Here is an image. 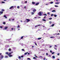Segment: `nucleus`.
Returning a JSON list of instances; mask_svg holds the SVG:
<instances>
[{
  "label": "nucleus",
  "instance_id": "obj_1",
  "mask_svg": "<svg viewBox=\"0 0 60 60\" xmlns=\"http://www.w3.org/2000/svg\"><path fill=\"white\" fill-rule=\"evenodd\" d=\"M39 16H41L42 15V14H41V12H40L39 13Z\"/></svg>",
  "mask_w": 60,
  "mask_h": 60
},
{
  "label": "nucleus",
  "instance_id": "obj_2",
  "mask_svg": "<svg viewBox=\"0 0 60 60\" xmlns=\"http://www.w3.org/2000/svg\"><path fill=\"white\" fill-rule=\"evenodd\" d=\"M57 46L56 45H55L54 47V49H55L56 50H57V49H56V48H57Z\"/></svg>",
  "mask_w": 60,
  "mask_h": 60
},
{
  "label": "nucleus",
  "instance_id": "obj_3",
  "mask_svg": "<svg viewBox=\"0 0 60 60\" xmlns=\"http://www.w3.org/2000/svg\"><path fill=\"white\" fill-rule=\"evenodd\" d=\"M13 53V52H11V53H9L8 54V56L10 55H11V53Z\"/></svg>",
  "mask_w": 60,
  "mask_h": 60
},
{
  "label": "nucleus",
  "instance_id": "obj_4",
  "mask_svg": "<svg viewBox=\"0 0 60 60\" xmlns=\"http://www.w3.org/2000/svg\"><path fill=\"white\" fill-rule=\"evenodd\" d=\"M3 13V11H0V15H1V14H2Z\"/></svg>",
  "mask_w": 60,
  "mask_h": 60
},
{
  "label": "nucleus",
  "instance_id": "obj_5",
  "mask_svg": "<svg viewBox=\"0 0 60 60\" xmlns=\"http://www.w3.org/2000/svg\"><path fill=\"white\" fill-rule=\"evenodd\" d=\"M26 20H27V22H29V21H30V19H26Z\"/></svg>",
  "mask_w": 60,
  "mask_h": 60
},
{
  "label": "nucleus",
  "instance_id": "obj_6",
  "mask_svg": "<svg viewBox=\"0 0 60 60\" xmlns=\"http://www.w3.org/2000/svg\"><path fill=\"white\" fill-rule=\"evenodd\" d=\"M14 7L13 6H12L10 7V8H9L10 9H11L12 8H13Z\"/></svg>",
  "mask_w": 60,
  "mask_h": 60
},
{
  "label": "nucleus",
  "instance_id": "obj_7",
  "mask_svg": "<svg viewBox=\"0 0 60 60\" xmlns=\"http://www.w3.org/2000/svg\"><path fill=\"white\" fill-rule=\"evenodd\" d=\"M8 28V27H5L4 28V29L5 30H6Z\"/></svg>",
  "mask_w": 60,
  "mask_h": 60
},
{
  "label": "nucleus",
  "instance_id": "obj_8",
  "mask_svg": "<svg viewBox=\"0 0 60 60\" xmlns=\"http://www.w3.org/2000/svg\"><path fill=\"white\" fill-rule=\"evenodd\" d=\"M36 11V9H34L33 10V12H35Z\"/></svg>",
  "mask_w": 60,
  "mask_h": 60
},
{
  "label": "nucleus",
  "instance_id": "obj_9",
  "mask_svg": "<svg viewBox=\"0 0 60 60\" xmlns=\"http://www.w3.org/2000/svg\"><path fill=\"white\" fill-rule=\"evenodd\" d=\"M3 57H4V56H3L2 55L1 57V59H3Z\"/></svg>",
  "mask_w": 60,
  "mask_h": 60
},
{
  "label": "nucleus",
  "instance_id": "obj_10",
  "mask_svg": "<svg viewBox=\"0 0 60 60\" xmlns=\"http://www.w3.org/2000/svg\"><path fill=\"white\" fill-rule=\"evenodd\" d=\"M4 17L5 18V19H7V17L6 16V15H4Z\"/></svg>",
  "mask_w": 60,
  "mask_h": 60
},
{
  "label": "nucleus",
  "instance_id": "obj_11",
  "mask_svg": "<svg viewBox=\"0 0 60 60\" xmlns=\"http://www.w3.org/2000/svg\"><path fill=\"white\" fill-rule=\"evenodd\" d=\"M52 12H55L56 11V10H53L52 11Z\"/></svg>",
  "mask_w": 60,
  "mask_h": 60
},
{
  "label": "nucleus",
  "instance_id": "obj_12",
  "mask_svg": "<svg viewBox=\"0 0 60 60\" xmlns=\"http://www.w3.org/2000/svg\"><path fill=\"white\" fill-rule=\"evenodd\" d=\"M38 40H41V38H38Z\"/></svg>",
  "mask_w": 60,
  "mask_h": 60
},
{
  "label": "nucleus",
  "instance_id": "obj_13",
  "mask_svg": "<svg viewBox=\"0 0 60 60\" xmlns=\"http://www.w3.org/2000/svg\"><path fill=\"white\" fill-rule=\"evenodd\" d=\"M28 52H25V54H24V55H26L28 53Z\"/></svg>",
  "mask_w": 60,
  "mask_h": 60
},
{
  "label": "nucleus",
  "instance_id": "obj_14",
  "mask_svg": "<svg viewBox=\"0 0 60 60\" xmlns=\"http://www.w3.org/2000/svg\"><path fill=\"white\" fill-rule=\"evenodd\" d=\"M49 23L50 24H51L52 23V22H51V21H50L49 22Z\"/></svg>",
  "mask_w": 60,
  "mask_h": 60
},
{
  "label": "nucleus",
  "instance_id": "obj_15",
  "mask_svg": "<svg viewBox=\"0 0 60 60\" xmlns=\"http://www.w3.org/2000/svg\"><path fill=\"white\" fill-rule=\"evenodd\" d=\"M60 4V2H59V3H57V2H56L55 4Z\"/></svg>",
  "mask_w": 60,
  "mask_h": 60
},
{
  "label": "nucleus",
  "instance_id": "obj_16",
  "mask_svg": "<svg viewBox=\"0 0 60 60\" xmlns=\"http://www.w3.org/2000/svg\"><path fill=\"white\" fill-rule=\"evenodd\" d=\"M55 26V24H53L51 26L53 27L54 26Z\"/></svg>",
  "mask_w": 60,
  "mask_h": 60
},
{
  "label": "nucleus",
  "instance_id": "obj_17",
  "mask_svg": "<svg viewBox=\"0 0 60 60\" xmlns=\"http://www.w3.org/2000/svg\"><path fill=\"white\" fill-rule=\"evenodd\" d=\"M35 2H32V4H35Z\"/></svg>",
  "mask_w": 60,
  "mask_h": 60
},
{
  "label": "nucleus",
  "instance_id": "obj_18",
  "mask_svg": "<svg viewBox=\"0 0 60 60\" xmlns=\"http://www.w3.org/2000/svg\"><path fill=\"white\" fill-rule=\"evenodd\" d=\"M54 16L55 17H56V16H57V15H54Z\"/></svg>",
  "mask_w": 60,
  "mask_h": 60
},
{
  "label": "nucleus",
  "instance_id": "obj_19",
  "mask_svg": "<svg viewBox=\"0 0 60 60\" xmlns=\"http://www.w3.org/2000/svg\"><path fill=\"white\" fill-rule=\"evenodd\" d=\"M52 58H54V59H55V56H52Z\"/></svg>",
  "mask_w": 60,
  "mask_h": 60
},
{
  "label": "nucleus",
  "instance_id": "obj_20",
  "mask_svg": "<svg viewBox=\"0 0 60 60\" xmlns=\"http://www.w3.org/2000/svg\"><path fill=\"white\" fill-rule=\"evenodd\" d=\"M9 57H11V56H12V55H11V54H10V55H9Z\"/></svg>",
  "mask_w": 60,
  "mask_h": 60
},
{
  "label": "nucleus",
  "instance_id": "obj_21",
  "mask_svg": "<svg viewBox=\"0 0 60 60\" xmlns=\"http://www.w3.org/2000/svg\"><path fill=\"white\" fill-rule=\"evenodd\" d=\"M42 20H43V21H46V20H45V19H42Z\"/></svg>",
  "mask_w": 60,
  "mask_h": 60
},
{
  "label": "nucleus",
  "instance_id": "obj_22",
  "mask_svg": "<svg viewBox=\"0 0 60 60\" xmlns=\"http://www.w3.org/2000/svg\"><path fill=\"white\" fill-rule=\"evenodd\" d=\"M8 52H6V54H7V55H8V54H8Z\"/></svg>",
  "mask_w": 60,
  "mask_h": 60
},
{
  "label": "nucleus",
  "instance_id": "obj_23",
  "mask_svg": "<svg viewBox=\"0 0 60 60\" xmlns=\"http://www.w3.org/2000/svg\"><path fill=\"white\" fill-rule=\"evenodd\" d=\"M8 57L7 56H5V58H8Z\"/></svg>",
  "mask_w": 60,
  "mask_h": 60
},
{
  "label": "nucleus",
  "instance_id": "obj_24",
  "mask_svg": "<svg viewBox=\"0 0 60 60\" xmlns=\"http://www.w3.org/2000/svg\"><path fill=\"white\" fill-rule=\"evenodd\" d=\"M3 24H4V25H5V24H6L5 22H3Z\"/></svg>",
  "mask_w": 60,
  "mask_h": 60
},
{
  "label": "nucleus",
  "instance_id": "obj_25",
  "mask_svg": "<svg viewBox=\"0 0 60 60\" xmlns=\"http://www.w3.org/2000/svg\"><path fill=\"white\" fill-rule=\"evenodd\" d=\"M11 49L10 48H9V49H8V51H11Z\"/></svg>",
  "mask_w": 60,
  "mask_h": 60
},
{
  "label": "nucleus",
  "instance_id": "obj_26",
  "mask_svg": "<svg viewBox=\"0 0 60 60\" xmlns=\"http://www.w3.org/2000/svg\"><path fill=\"white\" fill-rule=\"evenodd\" d=\"M53 2H50V4H53Z\"/></svg>",
  "mask_w": 60,
  "mask_h": 60
},
{
  "label": "nucleus",
  "instance_id": "obj_27",
  "mask_svg": "<svg viewBox=\"0 0 60 60\" xmlns=\"http://www.w3.org/2000/svg\"><path fill=\"white\" fill-rule=\"evenodd\" d=\"M52 19V18H49V20H51V19Z\"/></svg>",
  "mask_w": 60,
  "mask_h": 60
},
{
  "label": "nucleus",
  "instance_id": "obj_28",
  "mask_svg": "<svg viewBox=\"0 0 60 60\" xmlns=\"http://www.w3.org/2000/svg\"><path fill=\"white\" fill-rule=\"evenodd\" d=\"M17 28H19L20 27V26H19V25H18V26H17Z\"/></svg>",
  "mask_w": 60,
  "mask_h": 60
},
{
  "label": "nucleus",
  "instance_id": "obj_29",
  "mask_svg": "<svg viewBox=\"0 0 60 60\" xmlns=\"http://www.w3.org/2000/svg\"><path fill=\"white\" fill-rule=\"evenodd\" d=\"M44 16H47V15L46 14H44Z\"/></svg>",
  "mask_w": 60,
  "mask_h": 60
},
{
  "label": "nucleus",
  "instance_id": "obj_30",
  "mask_svg": "<svg viewBox=\"0 0 60 60\" xmlns=\"http://www.w3.org/2000/svg\"><path fill=\"white\" fill-rule=\"evenodd\" d=\"M46 16H45L43 18V19H46Z\"/></svg>",
  "mask_w": 60,
  "mask_h": 60
},
{
  "label": "nucleus",
  "instance_id": "obj_31",
  "mask_svg": "<svg viewBox=\"0 0 60 60\" xmlns=\"http://www.w3.org/2000/svg\"><path fill=\"white\" fill-rule=\"evenodd\" d=\"M51 38H54V37H50Z\"/></svg>",
  "mask_w": 60,
  "mask_h": 60
},
{
  "label": "nucleus",
  "instance_id": "obj_32",
  "mask_svg": "<svg viewBox=\"0 0 60 60\" xmlns=\"http://www.w3.org/2000/svg\"><path fill=\"white\" fill-rule=\"evenodd\" d=\"M22 51H25V50H24V49H22Z\"/></svg>",
  "mask_w": 60,
  "mask_h": 60
},
{
  "label": "nucleus",
  "instance_id": "obj_33",
  "mask_svg": "<svg viewBox=\"0 0 60 60\" xmlns=\"http://www.w3.org/2000/svg\"><path fill=\"white\" fill-rule=\"evenodd\" d=\"M23 36H22L21 37V39H23Z\"/></svg>",
  "mask_w": 60,
  "mask_h": 60
},
{
  "label": "nucleus",
  "instance_id": "obj_34",
  "mask_svg": "<svg viewBox=\"0 0 60 60\" xmlns=\"http://www.w3.org/2000/svg\"><path fill=\"white\" fill-rule=\"evenodd\" d=\"M31 13L32 15H33L34 14V12H32Z\"/></svg>",
  "mask_w": 60,
  "mask_h": 60
},
{
  "label": "nucleus",
  "instance_id": "obj_35",
  "mask_svg": "<svg viewBox=\"0 0 60 60\" xmlns=\"http://www.w3.org/2000/svg\"><path fill=\"white\" fill-rule=\"evenodd\" d=\"M51 16H54V14H52L51 15Z\"/></svg>",
  "mask_w": 60,
  "mask_h": 60
},
{
  "label": "nucleus",
  "instance_id": "obj_36",
  "mask_svg": "<svg viewBox=\"0 0 60 60\" xmlns=\"http://www.w3.org/2000/svg\"><path fill=\"white\" fill-rule=\"evenodd\" d=\"M34 56H35L36 57H37V56H36V55L35 54L34 55Z\"/></svg>",
  "mask_w": 60,
  "mask_h": 60
},
{
  "label": "nucleus",
  "instance_id": "obj_37",
  "mask_svg": "<svg viewBox=\"0 0 60 60\" xmlns=\"http://www.w3.org/2000/svg\"><path fill=\"white\" fill-rule=\"evenodd\" d=\"M19 59H21V57H20V56H19Z\"/></svg>",
  "mask_w": 60,
  "mask_h": 60
},
{
  "label": "nucleus",
  "instance_id": "obj_38",
  "mask_svg": "<svg viewBox=\"0 0 60 60\" xmlns=\"http://www.w3.org/2000/svg\"><path fill=\"white\" fill-rule=\"evenodd\" d=\"M1 11H4V9H3L1 10Z\"/></svg>",
  "mask_w": 60,
  "mask_h": 60
},
{
  "label": "nucleus",
  "instance_id": "obj_39",
  "mask_svg": "<svg viewBox=\"0 0 60 60\" xmlns=\"http://www.w3.org/2000/svg\"><path fill=\"white\" fill-rule=\"evenodd\" d=\"M2 3L3 4L5 3V2H4L2 1Z\"/></svg>",
  "mask_w": 60,
  "mask_h": 60
},
{
  "label": "nucleus",
  "instance_id": "obj_40",
  "mask_svg": "<svg viewBox=\"0 0 60 60\" xmlns=\"http://www.w3.org/2000/svg\"><path fill=\"white\" fill-rule=\"evenodd\" d=\"M0 28H2L3 27L2 26H0Z\"/></svg>",
  "mask_w": 60,
  "mask_h": 60
},
{
  "label": "nucleus",
  "instance_id": "obj_41",
  "mask_svg": "<svg viewBox=\"0 0 60 60\" xmlns=\"http://www.w3.org/2000/svg\"><path fill=\"white\" fill-rule=\"evenodd\" d=\"M33 59H36V58L35 57H34L33 58Z\"/></svg>",
  "mask_w": 60,
  "mask_h": 60
},
{
  "label": "nucleus",
  "instance_id": "obj_42",
  "mask_svg": "<svg viewBox=\"0 0 60 60\" xmlns=\"http://www.w3.org/2000/svg\"><path fill=\"white\" fill-rule=\"evenodd\" d=\"M55 6L56 7H58V6H57V5H55Z\"/></svg>",
  "mask_w": 60,
  "mask_h": 60
},
{
  "label": "nucleus",
  "instance_id": "obj_43",
  "mask_svg": "<svg viewBox=\"0 0 60 60\" xmlns=\"http://www.w3.org/2000/svg\"><path fill=\"white\" fill-rule=\"evenodd\" d=\"M36 5H38V3H37V4H36Z\"/></svg>",
  "mask_w": 60,
  "mask_h": 60
},
{
  "label": "nucleus",
  "instance_id": "obj_44",
  "mask_svg": "<svg viewBox=\"0 0 60 60\" xmlns=\"http://www.w3.org/2000/svg\"><path fill=\"white\" fill-rule=\"evenodd\" d=\"M17 8H18V9L19 8V6H17Z\"/></svg>",
  "mask_w": 60,
  "mask_h": 60
},
{
  "label": "nucleus",
  "instance_id": "obj_45",
  "mask_svg": "<svg viewBox=\"0 0 60 60\" xmlns=\"http://www.w3.org/2000/svg\"><path fill=\"white\" fill-rule=\"evenodd\" d=\"M54 53H55V52H52V55H53V54H54Z\"/></svg>",
  "mask_w": 60,
  "mask_h": 60
},
{
  "label": "nucleus",
  "instance_id": "obj_46",
  "mask_svg": "<svg viewBox=\"0 0 60 60\" xmlns=\"http://www.w3.org/2000/svg\"><path fill=\"white\" fill-rule=\"evenodd\" d=\"M59 55H60V54H59V53H58L57 54L58 56Z\"/></svg>",
  "mask_w": 60,
  "mask_h": 60
},
{
  "label": "nucleus",
  "instance_id": "obj_47",
  "mask_svg": "<svg viewBox=\"0 0 60 60\" xmlns=\"http://www.w3.org/2000/svg\"><path fill=\"white\" fill-rule=\"evenodd\" d=\"M50 14V13L49 12H48L47 13L48 14Z\"/></svg>",
  "mask_w": 60,
  "mask_h": 60
},
{
  "label": "nucleus",
  "instance_id": "obj_48",
  "mask_svg": "<svg viewBox=\"0 0 60 60\" xmlns=\"http://www.w3.org/2000/svg\"><path fill=\"white\" fill-rule=\"evenodd\" d=\"M27 59H28V60H30V58H28Z\"/></svg>",
  "mask_w": 60,
  "mask_h": 60
},
{
  "label": "nucleus",
  "instance_id": "obj_49",
  "mask_svg": "<svg viewBox=\"0 0 60 60\" xmlns=\"http://www.w3.org/2000/svg\"><path fill=\"white\" fill-rule=\"evenodd\" d=\"M21 57H23V56H21Z\"/></svg>",
  "mask_w": 60,
  "mask_h": 60
},
{
  "label": "nucleus",
  "instance_id": "obj_50",
  "mask_svg": "<svg viewBox=\"0 0 60 60\" xmlns=\"http://www.w3.org/2000/svg\"><path fill=\"white\" fill-rule=\"evenodd\" d=\"M35 45H37V44L36 43H35Z\"/></svg>",
  "mask_w": 60,
  "mask_h": 60
},
{
  "label": "nucleus",
  "instance_id": "obj_51",
  "mask_svg": "<svg viewBox=\"0 0 60 60\" xmlns=\"http://www.w3.org/2000/svg\"><path fill=\"white\" fill-rule=\"evenodd\" d=\"M17 23H19V22L18 21H17Z\"/></svg>",
  "mask_w": 60,
  "mask_h": 60
},
{
  "label": "nucleus",
  "instance_id": "obj_52",
  "mask_svg": "<svg viewBox=\"0 0 60 60\" xmlns=\"http://www.w3.org/2000/svg\"><path fill=\"white\" fill-rule=\"evenodd\" d=\"M46 55H47V56H48V53H46Z\"/></svg>",
  "mask_w": 60,
  "mask_h": 60
},
{
  "label": "nucleus",
  "instance_id": "obj_53",
  "mask_svg": "<svg viewBox=\"0 0 60 60\" xmlns=\"http://www.w3.org/2000/svg\"><path fill=\"white\" fill-rule=\"evenodd\" d=\"M51 47H52V46H50L49 47V48H51Z\"/></svg>",
  "mask_w": 60,
  "mask_h": 60
},
{
  "label": "nucleus",
  "instance_id": "obj_54",
  "mask_svg": "<svg viewBox=\"0 0 60 60\" xmlns=\"http://www.w3.org/2000/svg\"><path fill=\"white\" fill-rule=\"evenodd\" d=\"M25 3H27V1H26L25 2Z\"/></svg>",
  "mask_w": 60,
  "mask_h": 60
},
{
  "label": "nucleus",
  "instance_id": "obj_55",
  "mask_svg": "<svg viewBox=\"0 0 60 60\" xmlns=\"http://www.w3.org/2000/svg\"><path fill=\"white\" fill-rule=\"evenodd\" d=\"M9 21H11V19H9Z\"/></svg>",
  "mask_w": 60,
  "mask_h": 60
},
{
  "label": "nucleus",
  "instance_id": "obj_56",
  "mask_svg": "<svg viewBox=\"0 0 60 60\" xmlns=\"http://www.w3.org/2000/svg\"><path fill=\"white\" fill-rule=\"evenodd\" d=\"M50 52H51V53H52V51L50 50Z\"/></svg>",
  "mask_w": 60,
  "mask_h": 60
},
{
  "label": "nucleus",
  "instance_id": "obj_57",
  "mask_svg": "<svg viewBox=\"0 0 60 60\" xmlns=\"http://www.w3.org/2000/svg\"><path fill=\"white\" fill-rule=\"evenodd\" d=\"M24 9H26V6H25L24 7Z\"/></svg>",
  "mask_w": 60,
  "mask_h": 60
},
{
  "label": "nucleus",
  "instance_id": "obj_58",
  "mask_svg": "<svg viewBox=\"0 0 60 60\" xmlns=\"http://www.w3.org/2000/svg\"><path fill=\"white\" fill-rule=\"evenodd\" d=\"M45 5H48V4H45Z\"/></svg>",
  "mask_w": 60,
  "mask_h": 60
},
{
  "label": "nucleus",
  "instance_id": "obj_59",
  "mask_svg": "<svg viewBox=\"0 0 60 60\" xmlns=\"http://www.w3.org/2000/svg\"><path fill=\"white\" fill-rule=\"evenodd\" d=\"M41 26V25H38V26Z\"/></svg>",
  "mask_w": 60,
  "mask_h": 60
},
{
  "label": "nucleus",
  "instance_id": "obj_60",
  "mask_svg": "<svg viewBox=\"0 0 60 60\" xmlns=\"http://www.w3.org/2000/svg\"><path fill=\"white\" fill-rule=\"evenodd\" d=\"M45 59H46V58H44V60H45Z\"/></svg>",
  "mask_w": 60,
  "mask_h": 60
},
{
  "label": "nucleus",
  "instance_id": "obj_61",
  "mask_svg": "<svg viewBox=\"0 0 60 60\" xmlns=\"http://www.w3.org/2000/svg\"><path fill=\"white\" fill-rule=\"evenodd\" d=\"M1 55H2V53H0V56Z\"/></svg>",
  "mask_w": 60,
  "mask_h": 60
},
{
  "label": "nucleus",
  "instance_id": "obj_62",
  "mask_svg": "<svg viewBox=\"0 0 60 60\" xmlns=\"http://www.w3.org/2000/svg\"><path fill=\"white\" fill-rule=\"evenodd\" d=\"M36 18H37V17H35L34 18V19H36Z\"/></svg>",
  "mask_w": 60,
  "mask_h": 60
},
{
  "label": "nucleus",
  "instance_id": "obj_63",
  "mask_svg": "<svg viewBox=\"0 0 60 60\" xmlns=\"http://www.w3.org/2000/svg\"><path fill=\"white\" fill-rule=\"evenodd\" d=\"M11 29L12 30H13V28H11Z\"/></svg>",
  "mask_w": 60,
  "mask_h": 60
},
{
  "label": "nucleus",
  "instance_id": "obj_64",
  "mask_svg": "<svg viewBox=\"0 0 60 60\" xmlns=\"http://www.w3.org/2000/svg\"><path fill=\"white\" fill-rule=\"evenodd\" d=\"M12 20H14V19H12Z\"/></svg>",
  "mask_w": 60,
  "mask_h": 60
}]
</instances>
